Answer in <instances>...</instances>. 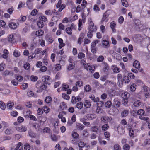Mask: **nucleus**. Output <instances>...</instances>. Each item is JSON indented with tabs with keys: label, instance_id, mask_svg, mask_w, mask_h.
<instances>
[{
	"label": "nucleus",
	"instance_id": "nucleus-1",
	"mask_svg": "<svg viewBox=\"0 0 150 150\" xmlns=\"http://www.w3.org/2000/svg\"><path fill=\"white\" fill-rule=\"evenodd\" d=\"M42 80L45 84L50 85L52 80L48 76H44L42 77Z\"/></svg>",
	"mask_w": 150,
	"mask_h": 150
},
{
	"label": "nucleus",
	"instance_id": "nucleus-4",
	"mask_svg": "<svg viewBox=\"0 0 150 150\" xmlns=\"http://www.w3.org/2000/svg\"><path fill=\"white\" fill-rule=\"evenodd\" d=\"M113 106L115 108H119L120 105L121 103L117 98H115L113 103Z\"/></svg>",
	"mask_w": 150,
	"mask_h": 150
},
{
	"label": "nucleus",
	"instance_id": "nucleus-42",
	"mask_svg": "<svg viewBox=\"0 0 150 150\" xmlns=\"http://www.w3.org/2000/svg\"><path fill=\"white\" fill-rule=\"evenodd\" d=\"M31 80L35 82L37 81L38 79V76L32 75L30 77Z\"/></svg>",
	"mask_w": 150,
	"mask_h": 150
},
{
	"label": "nucleus",
	"instance_id": "nucleus-35",
	"mask_svg": "<svg viewBox=\"0 0 150 150\" xmlns=\"http://www.w3.org/2000/svg\"><path fill=\"white\" fill-rule=\"evenodd\" d=\"M14 105V103L13 102H8L7 104V106L8 108L9 109H11V108Z\"/></svg>",
	"mask_w": 150,
	"mask_h": 150
},
{
	"label": "nucleus",
	"instance_id": "nucleus-47",
	"mask_svg": "<svg viewBox=\"0 0 150 150\" xmlns=\"http://www.w3.org/2000/svg\"><path fill=\"white\" fill-rule=\"evenodd\" d=\"M40 20H41L42 22L46 21L47 20V18L44 16H40L39 17Z\"/></svg>",
	"mask_w": 150,
	"mask_h": 150
},
{
	"label": "nucleus",
	"instance_id": "nucleus-22",
	"mask_svg": "<svg viewBox=\"0 0 150 150\" xmlns=\"http://www.w3.org/2000/svg\"><path fill=\"white\" fill-rule=\"evenodd\" d=\"M8 50L6 49H5L4 50V53L2 55V57L4 59L8 57Z\"/></svg>",
	"mask_w": 150,
	"mask_h": 150
},
{
	"label": "nucleus",
	"instance_id": "nucleus-19",
	"mask_svg": "<svg viewBox=\"0 0 150 150\" xmlns=\"http://www.w3.org/2000/svg\"><path fill=\"white\" fill-rule=\"evenodd\" d=\"M83 106V104L82 102H80L77 103L76 105V107L79 109H81Z\"/></svg>",
	"mask_w": 150,
	"mask_h": 150
},
{
	"label": "nucleus",
	"instance_id": "nucleus-61",
	"mask_svg": "<svg viewBox=\"0 0 150 150\" xmlns=\"http://www.w3.org/2000/svg\"><path fill=\"white\" fill-rule=\"evenodd\" d=\"M83 82L81 80H79L76 83V85L77 86H78L79 87H81L82 86Z\"/></svg>",
	"mask_w": 150,
	"mask_h": 150
},
{
	"label": "nucleus",
	"instance_id": "nucleus-12",
	"mask_svg": "<svg viewBox=\"0 0 150 150\" xmlns=\"http://www.w3.org/2000/svg\"><path fill=\"white\" fill-rule=\"evenodd\" d=\"M87 117L89 120H92L96 117V115L95 114H89L87 115Z\"/></svg>",
	"mask_w": 150,
	"mask_h": 150
},
{
	"label": "nucleus",
	"instance_id": "nucleus-30",
	"mask_svg": "<svg viewBox=\"0 0 150 150\" xmlns=\"http://www.w3.org/2000/svg\"><path fill=\"white\" fill-rule=\"evenodd\" d=\"M59 107L62 110H64L66 108L67 106L66 105L65 103L64 102H62L60 104V105L59 106Z\"/></svg>",
	"mask_w": 150,
	"mask_h": 150
},
{
	"label": "nucleus",
	"instance_id": "nucleus-57",
	"mask_svg": "<svg viewBox=\"0 0 150 150\" xmlns=\"http://www.w3.org/2000/svg\"><path fill=\"white\" fill-rule=\"evenodd\" d=\"M11 83L14 86H16L18 84V82L16 79L12 80L11 81Z\"/></svg>",
	"mask_w": 150,
	"mask_h": 150
},
{
	"label": "nucleus",
	"instance_id": "nucleus-63",
	"mask_svg": "<svg viewBox=\"0 0 150 150\" xmlns=\"http://www.w3.org/2000/svg\"><path fill=\"white\" fill-rule=\"evenodd\" d=\"M72 136L74 138L77 139L79 136V135L77 132H74L72 133Z\"/></svg>",
	"mask_w": 150,
	"mask_h": 150
},
{
	"label": "nucleus",
	"instance_id": "nucleus-15",
	"mask_svg": "<svg viewBox=\"0 0 150 150\" xmlns=\"http://www.w3.org/2000/svg\"><path fill=\"white\" fill-rule=\"evenodd\" d=\"M142 105V103L139 100L134 102L133 105H132V108H133L134 107H138Z\"/></svg>",
	"mask_w": 150,
	"mask_h": 150
},
{
	"label": "nucleus",
	"instance_id": "nucleus-27",
	"mask_svg": "<svg viewBox=\"0 0 150 150\" xmlns=\"http://www.w3.org/2000/svg\"><path fill=\"white\" fill-rule=\"evenodd\" d=\"M8 41L11 43L14 42H15L13 35H9L8 37Z\"/></svg>",
	"mask_w": 150,
	"mask_h": 150
},
{
	"label": "nucleus",
	"instance_id": "nucleus-10",
	"mask_svg": "<svg viewBox=\"0 0 150 150\" xmlns=\"http://www.w3.org/2000/svg\"><path fill=\"white\" fill-rule=\"evenodd\" d=\"M96 104L98 105L96 110V113L97 114H99L103 113L104 112V111L102 108L98 106L99 104L98 103H97Z\"/></svg>",
	"mask_w": 150,
	"mask_h": 150
},
{
	"label": "nucleus",
	"instance_id": "nucleus-16",
	"mask_svg": "<svg viewBox=\"0 0 150 150\" xmlns=\"http://www.w3.org/2000/svg\"><path fill=\"white\" fill-rule=\"evenodd\" d=\"M9 27L12 29H15L17 28V25L14 22H10L9 23Z\"/></svg>",
	"mask_w": 150,
	"mask_h": 150
},
{
	"label": "nucleus",
	"instance_id": "nucleus-11",
	"mask_svg": "<svg viewBox=\"0 0 150 150\" xmlns=\"http://www.w3.org/2000/svg\"><path fill=\"white\" fill-rule=\"evenodd\" d=\"M89 98H90L91 100H92L93 102H94L97 103L99 101V98L97 97L96 98H95L94 96L93 95H90Z\"/></svg>",
	"mask_w": 150,
	"mask_h": 150
},
{
	"label": "nucleus",
	"instance_id": "nucleus-25",
	"mask_svg": "<svg viewBox=\"0 0 150 150\" xmlns=\"http://www.w3.org/2000/svg\"><path fill=\"white\" fill-rule=\"evenodd\" d=\"M28 134L29 136L31 137L35 138L36 136V134L31 130L28 131Z\"/></svg>",
	"mask_w": 150,
	"mask_h": 150
},
{
	"label": "nucleus",
	"instance_id": "nucleus-41",
	"mask_svg": "<svg viewBox=\"0 0 150 150\" xmlns=\"http://www.w3.org/2000/svg\"><path fill=\"white\" fill-rule=\"evenodd\" d=\"M104 57L102 55H100L98 57L97 59V61L98 62H101L104 60Z\"/></svg>",
	"mask_w": 150,
	"mask_h": 150
},
{
	"label": "nucleus",
	"instance_id": "nucleus-21",
	"mask_svg": "<svg viewBox=\"0 0 150 150\" xmlns=\"http://www.w3.org/2000/svg\"><path fill=\"white\" fill-rule=\"evenodd\" d=\"M75 67V64L74 63H71V64H70L67 68V69L69 71H70L73 69Z\"/></svg>",
	"mask_w": 150,
	"mask_h": 150
},
{
	"label": "nucleus",
	"instance_id": "nucleus-49",
	"mask_svg": "<svg viewBox=\"0 0 150 150\" xmlns=\"http://www.w3.org/2000/svg\"><path fill=\"white\" fill-rule=\"evenodd\" d=\"M136 85L134 84H132L130 87V90L132 91H134L136 89Z\"/></svg>",
	"mask_w": 150,
	"mask_h": 150
},
{
	"label": "nucleus",
	"instance_id": "nucleus-39",
	"mask_svg": "<svg viewBox=\"0 0 150 150\" xmlns=\"http://www.w3.org/2000/svg\"><path fill=\"white\" fill-rule=\"evenodd\" d=\"M134 23L136 26H138L139 27V28L140 27L139 26L141 25L140 21L139 20H135Z\"/></svg>",
	"mask_w": 150,
	"mask_h": 150
},
{
	"label": "nucleus",
	"instance_id": "nucleus-28",
	"mask_svg": "<svg viewBox=\"0 0 150 150\" xmlns=\"http://www.w3.org/2000/svg\"><path fill=\"white\" fill-rule=\"evenodd\" d=\"M0 108L2 110H4L6 108V105L5 103L2 102L1 101H0Z\"/></svg>",
	"mask_w": 150,
	"mask_h": 150
},
{
	"label": "nucleus",
	"instance_id": "nucleus-8",
	"mask_svg": "<svg viewBox=\"0 0 150 150\" xmlns=\"http://www.w3.org/2000/svg\"><path fill=\"white\" fill-rule=\"evenodd\" d=\"M16 130L21 132H24L27 130V128L24 126H21V127H16Z\"/></svg>",
	"mask_w": 150,
	"mask_h": 150
},
{
	"label": "nucleus",
	"instance_id": "nucleus-6",
	"mask_svg": "<svg viewBox=\"0 0 150 150\" xmlns=\"http://www.w3.org/2000/svg\"><path fill=\"white\" fill-rule=\"evenodd\" d=\"M109 14L107 13V11L105 12L103 15V18L101 20V22H104L105 21L106 22H107L108 20L107 18L109 16Z\"/></svg>",
	"mask_w": 150,
	"mask_h": 150
},
{
	"label": "nucleus",
	"instance_id": "nucleus-53",
	"mask_svg": "<svg viewBox=\"0 0 150 150\" xmlns=\"http://www.w3.org/2000/svg\"><path fill=\"white\" fill-rule=\"evenodd\" d=\"M47 84H45L44 83H42L40 86V88L42 90H45L47 87L46 85Z\"/></svg>",
	"mask_w": 150,
	"mask_h": 150
},
{
	"label": "nucleus",
	"instance_id": "nucleus-45",
	"mask_svg": "<svg viewBox=\"0 0 150 150\" xmlns=\"http://www.w3.org/2000/svg\"><path fill=\"white\" fill-rule=\"evenodd\" d=\"M72 30L71 27H68L66 29V32L69 35H71L72 34Z\"/></svg>",
	"mask_w": 150,
	"mask_h": 150
},
{
	"label": "nucleus",
	"instance_id": "nucleus-38",
	"mask_svg": "<svg viewBox=\"0 0 150 150\" xmlns=\"http://www.w3.org/2000/svg\"><path fill=\"white\" fill-rule=\"evenodd\" d=\"M77 128L79 129L83 130V129L84 126L83 125L80 123L77 124Z\"/></svg>",
	"mask_w": 150,
	"mask_h": 150
},
{
	"label": "nucleus",
	"instance_id": "nucleus-3",
	"mask_svg": "<svg viewBox=\"0 0 150 150\" xmlns=\"http://www.w3.org/2000/svg\"><path fill=\"white\" fill-rule=\"evenodd\" d=\"M133 66L138 69L139 72H141L142 71V69L140 67V64L139 62L137 60L133 62Z\"/></svg>",
	"mask_w": 150,
	"mask_h": 150
},
{
	"label": "nucleus",
	"instance_id": "nucleus-44",
	"mask_svg": "<svg viewBox=\"0 0 150 150\" xmlns=\"http://www.w3.org/2000/svg\"><path fill=\"white\" fill-rule=\"evenodd\" d=\"M121 2L123 6L126 7L128 6V5L126 0H121Z\"/></svg>",
	"mask_w": 150,
	"mask_h": 150
},
{
	"label": "nucleus",
	"instance_id": "nucleus-29",
	"mask_svg": "<svg viewBox=\"0 0 150 150\" xmlns=\"http://www.w3.org/2000/svg\"><path fill=\"white\" fill-rule=\"evenodd\" d=\"M53 12V11L50 10H47L45 12V14L47 15L50 16L52 15Z\"/></svg>",
	"mask_w": 150,
	"mask_h": 150
},
{
	"label": "nucleus",
	"instance_id": "nucleus-23",
	"mask_svg": "<svg viewBox=\"0 0 150 150\" xmlns=\"http://www.w3.org/2000/svg\"><path fill=\"white\" fill-rule=\"evenodd\" d=\"M44 33V32L41 30L37 31L35 33V35L38 36H42Z\"/></svg>",
	"mask_w": 150,
	"mask_h": 150
},
{
	"label": "nucleus",
	"instance_id": "nucleus-2",
	"mask_svg": "<svg viewBox=\"0 0 150 150\" xmlns=\"http://www.w3.org/2000/svg\"><path fill=\"white\" fill-rule=\"evenodd\" d=\"M89 28L90 30L93 32H95L97 30L96 27L94 25V23L92 21L91 19L90 18L89 19Z\"/></svg>",
	"mask_w": 150,
	"mask_h": 150
},
{
	"label": "nucleus",
	"instance_id": "nucleus-58",
	"mask_svg": "<svg viewBox=\"0 0 150 150\" xmlns=\"http://www.w3.org/2000/svg\"><path fill=\"white\" fill-rule=\"evenodd\" d=\"M129 134L130 137H134V131L132 129L129 130Z\"/></svg>",
	"mask_w": 150,
	"mask_h": 150
},
{
	"label": "nucleus",
	"instance_id": "nucleus-5",
	"mask_svg": "<svg viewBox=\"0 0 150 150\" xmlns=\"http://www.w3.org/2000/svg\"><path fill=\"white\" fill-rule=\"evenodd\" d=\"M34 0H27L26 4L29 9H32L33 8V5L32 2Z\"/></svg>",
	"mask_w": 150,
	"mask_h": 150
},
{
	"label": "nucleus",
	"instance_id": "nucleus-56",
	"mask_svg": "<svg viewBox=\"0 0 150 150\" xmlns=\"http://www.w3.org/2000/svg\"><path fill=\"white\" fill-rule=\"evenodd\" d=\"M91 50L92 53L95 54L97 51V47H91Z\"/></svg>",
	"mask_w": 150,
	"mask_h": 150
},
{
	"label": "nucleus",
	"instance_id": "nucleus-59",
	"mask_svg": "<svg viewBox=\"0 0 150 150\" xmlns=\"http://www.w3.org/2000/svg\"><path fill=\"white\" fill-rule=\"evenodd\" d=\"M91 129L92 132H97L98 130V127L96 126H93L92 127Z\"/></svg>",
	"mask_w": 150,
	"mask_h": 150
},
{
	"label": "nucleus",
	"instance_id": "nucleus-40",
	"mask_svg": "<svg viewBox=\"0 0 150 150\" xmlns=\"http://www.w3.org/2000/svg\"><path fill=\"white\" fill-rule=\"evenodd\" d=\"M37 25L40 28H42L44 26L43 23L41 20H39L38 22Z\"/></svg>",
	"mask_w": 150,
	"mask_h": 150
},
{
	"label": "nucleus",
	"instance_id": "nucleus-55",
	"mask_svg": "<svg viewBox=\"0 0 150 150\" xmlns=\"http://www.w3.org/2000/svg\"><path fill=\"white\" fill-rule=\"evenodd\" d=\"M62 89L64 91H66L67 89L69 88V86L67 84H62Z\"/></svg>",
	"mask_w": 150,
	"mask_h": 150
},
{
	"label": "nucleus",
	"instance_id": "nucleus-36",
	"mask_svg": "<svg viewBox=\"0 0 150 150\" xmlns=\"http://www.w3.org/2000/svg\"><path fill=\"white\" fill-rule=\"evenodd\" d=\"M109 126L107 124H105L102 127V130L103 131H105L108 129Z\"/></svg>",
	"mask_w": 150,
	"mask_h": 150
},
{
	"label": "nucleus",
	"instance_id": "nucleus-24",
	"mask_svg": "<svg viewBox=\"0 0 150 150\" xmlns=\"http://www.w3.org/2000/svg\"><path fill=\"white\" fill-rule=\"evenodd\" d=\"M112 105V103L110 101H108L106 102L105 104V107L107 108H110Z\"/></svg>",
	"mask_w": 150,
	"mask_h": 150
},
{
	"label": "nucleus",
	"instance_id": "nucleus-60",
	"mask_svg": "<svg viewBox=\"0 0 150 150\" xmlns=\"http://www.w3.org/2000/svg\"><path fill=\"white\" fill-rule=\"evenodd\" d=\"M76 97L74 96H73L71 100L72 103L74 104H75L76 102Z\"/></svg>",
	"mask_w": 150,
	"mask_h": 150
},
{
	"label": "nucleus",
	"instance_id": "nucleus-17",
	"mask_svg": "<svg viewBox=\"0 0 150 150\" xmlns=\"http://www.w3.org/2000/svg\"><path fill=\"white\" fill-rule=\"evenodd\" d=\"M129 110H124L121 112V116L122 117L126 116L129 114Z\"/></svg>",
	"mask_w": 150,
	"mask_h": 150
},
{
	"label": "nucleus",
	"instance_id": "nucleus-54",
	"mask_svg": "<svg viewBox=\"0 0 150 150\" xmlns=\"http://www.w3.org/2000/svg\"><path fill=\"white\" fill-rule=\"evenodd\" d=\"M84 89L85 91L88 92L91 90V88L89 85H86L84 87Z\"/></svg>",
	"mask_w": 150,
	"mask_h": 150
},
{
	"label": "nucleus",
	"instance_id": "nucleus-18",
	"mask_svg": "<svg viewBox=\"0 0 150 150\" xmlns=\"http://www.w3.org/2000/svg\"><path fill=\"white\" fill-rule=\"evenodd\" d=\"M22 144L21 142H19L18 144L16 147L15 149L14 150H22Z\"/></svg>",
	"mask_w": 150,
	"mask_h": 150
},
{
	"label": "nucleus",
	"instance_id": "nucleus-52",
	"mask_svg": "<svg viewBox=\"0 0 150 150\" xmlns=\"http://www.w3.org/2000/svg\"><path fill=\"white\" fill-rule=\"evenodd\" d=\"M95 69V67L94 66L90 65V66L89 67V68H88V69H89V70L91 73H93L94 72Z\"/></svg>",
	"mask_w": 150,
	"mask_h": 150
},
{
	"label": "nucleus",
	"instance_id": "nucleus-64",
	"mask_svg": "<svg viewBox=\"0 0 150 150\" xmlns=\"http://www.w3.org/2000/svg\"><path fill=\"white\" fill-rule=\"evenodd\" d=\"M114 149L115 150H120V147L118 144H115L114 146Z\"/></svg>",
	"mask_w": 150,
	"mask_h": 150
},
{
	"label": "nucleus",
	"instance_id": "nucleus-48",
	"mask_svg": "<svg viewBox=\"0 0 150 150\" xmlns=\"http://www.w3.org/2000/svg\"><path fill=\"white\" fill-rule=\"evenodd\" d=\"M45 101L47 103H50L52 101V98L50 96H47L45 99Z\"/></svg>",
	"mask_w": 150,
	"mask_h": 150
},
{
	"label": "nucleus",
	"instance_id": "nucleus-33",
	"mask_svg": "<svg viewBox=\"0 0 150 150\" xmlns=\"http://www.w3.org/2000/svg\"><path fill=\"white\" fill-rule=\"evenodd\" d=\"M13 55L16 57H18L20 55V52L17 50H15L13 52Z\"/></svg>",
	"mask_w": 150,
	"mask_h": 150
},
{
	"label": "nucleus",
	"instance_id": "nucleus-20",
	"mask_svg": "<svg viewBox=\"0 0 150 150\" xmlns=\"http://www.w3.org/2000/svg\"><path fill=\"white\" fill-rule=\"evenodd\" d=\"M84 103V106L87 108H89L91 106V103L88 100H85Z\"/></svg>",
	"mask_w": 150,
	"mask_h": 150
},
{
	"label": "nucleus",
	"instance_id": "nucleus-62",
	"mask_svg": "<svg viewBox=\"0 0 150 150\" xmlns=\"http://www.w3.org/2000/svg\"><path fill=\"white\" fill-rule=\"evenodd\" d=\"M124 21V18L123 16H120L119 18L118 21L119 23H122Z\"/></svg>",
	"mask_w": 150,
	"mask_h": 150
},
{
	"label": "nucleus",
	"instance_id": "nucleus-50",
	"mask_svg": "<svg viewBox=\"0 0 150 150\" xmlns=\"http://www.w3.org/2000/svg\"><path fill=\"white\" fill-rule=\"evenodd\" d=\"M86 144L83 142L80 141L78 143V146L79 147L83 148L85 146Z\"/></svg>",
	"mask_w": 150,
	"mask_h": 150
},
{
	"label": "nucleus",
	"instance_id": "nucleus-46",
	"mask_svg": "<svg viewBox=\"0 0 150 150\" xmlns=\"http://www.w3.org/2000/svg\"><path fill=\"white\" fill-rule=\"evenodd\" d=\"M130 148V146L128 144H125L123 146V149L124 150H129Z\"/></svg>",
	"mask_w": 150,
	"mask_h": 150
},
{
	"label": "nucleus",
	"instance_id": "nucleus-31",
	"mask_svg": "<svg viewBox=\"0 0 150 150\" xmlns=\"http://www.w3.org/2000/svg\"><path fill=\"white\" fill-rule=\"evenodd\" d=\"M33 126L37 131H39L40 129V128L39 125L37 123H35L33 124Z\"/></svg>",
	"mask_w": 150,
	"mask_h": 150
},
{
	"label": "nucleus",
	"instance_id": "nucleus-13",
	"mask_svg": "<svg viewBox=\"0 0 150 150\" xmlns=\"http://www.w3.org/2000/svg\"><path fill=\"white\" fill-rule=\"evenodd\" d=\"M58 40L59 43V49H61L65 45V44L64 43H63V40L62 39L59 38L58 39Z\"/></svg>",
	"mask_w": 150,
	"mask_h": 150
},
{
	"label": "nucleus",
	"instance_id": "nucleus-14",
	"mask_svg": "<svg viewBox=\"0 0 150 150\" xmlns=\"http://www.w3.org/2000/svg\"><path fill=\"white\" fill-rule=\"evenodd\" d=\"M102 64L103 67V71L104 72L106 71L109 69L107 64L105 62H103L102 63Z\"/></svg>",
	"mask_w": 150,
	"mask_h": 150
},
{
	"label": "nucleus",
	"instance_id": "nucleus-9",
	"mask_svg": "<svg viewBox=\"0 0 150 150\" xmlns=\"http://www.w3.org/2000/svg\"><path fill=\"white\" fill-rule=\"evenodd\" d=\"M115 83L111 82V81L108 80L106 81L105 83L104 84L105 86H113V87H115Z\"/></svg>",
	"mask_w": 150,
	"mask_h": 150
},
{
	"label": "nucleus",
	"instance_id": "nucleus-51",
	"mask_svg": "<svg viewBox=\"0 0 150 150\" xmlns=\"http://www.w3.org/2000/svg\"><path fill=\"white\" fill-rule=\"evenodd\" d=\"M62 96L64 99L67 100H69L70 98L69 96L65 93L62 94Z\"/></svg>",
	"mask_w": 150,
	"mask_h": 150
},
{
	"label": "nucleus",
	"instance_id": "nucleus-43",
	"mask_svg": "<svg viewBox=\"0 0 150 150\" xmlns=\"http://www.w3.org/2000/svg\"><path fill=\"white\" fill-rule=\"evenodd\" d=\"M42 49L41 48H38L36 49L34 51L35 55L39 54L40 52H42Z\"/></svg>",
	"mask_w": 150,
	"mask_h": 150
},
{
	"label": "nucleus",
	"instance_id": "nucleus-26",
	"mask_svg": "<svg viewBox=\"0 0 150 150\" xmlns=\"http://www.w3.org/2000/svg\"><path fill=\"white\" fill-rule=\"evenodd\" d=\"M118 81L120 83L121 82L122 83H123V79H122V75L120 74H119L117 76Z\"/></svg>",
	"mask_w": 150,
	"mask_h": 150
},
{
	"label": "nucleus",
	"instance_id": "nucleus-32",
	"mask_svg": "<svg viewBox=\"0 0 150 150\" xmlns=\"http://www.w3.org/2000/svg\"><path fill=\"white\" fill-rule=\"evenodd\" d=\"M123 82L125 81V83H128L130 81L129 78V76H125L123 77Z\"/></svg>",
	"mask_w": 150,
	"mask_h": 150
},
{
	"label": "nucleus",
	"instance_id": "nucleus-7",
	"mask_svg": "<svg viewBox=\"0 0 150 150\" xmlns=\"http://www.w3.org/2000/svg\"><path fill=\"white\" fill-rule=\"evenodd\" d=\"M118 111V110L116 108L114 107L110 109L109 112L110 115H113L117 114Z\"/></svg>",
	"mask_w": 150,
	"mask_h": 150
},
{
	"label": "nucleus",
	"instance_id": "nucleus-34",
	"mask_svg": "<svg viewBox=\"0 0 150 150\" xmlns=\"http://www.w3.org/2000/svg\"><path fill=\"white\" fill-rule=\"evenodd\" d=\"M85 57V54L83 52L79 53L78 55V57L79 59H81L84 58Z\"/></svg>",
	"mask_w": 150,
	"mask_h": 150
},
{
	"label": "nucleus",
	"instance_id": "nucleus-37",
	"mask_svg": "<svg viewBox=\"0 0 150 150\" xmlns=\"http://www.w3.org/2000/svg\"><path fill=\"white\" fill-rule=\"evenodd\" d=\"M144 111L143 109H140L138 111L137 114L138 115H143L144 114Z\"/></svg>",
	"mask_w": 150,
	"mask_h": 150
}]
</instances>
